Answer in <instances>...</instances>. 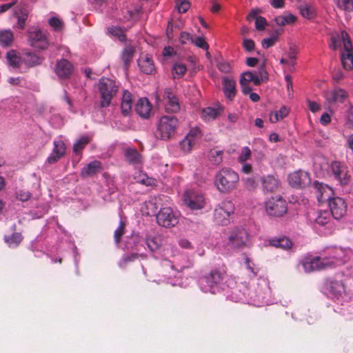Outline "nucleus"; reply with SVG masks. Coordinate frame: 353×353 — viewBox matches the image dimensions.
I'll list each match as a JSON object with an SVG mask.
<instances>
[{"label":"nucleus","mask_w":353,"mask_h":353,"mask_svg":"<svg viewBox=\"0 0 353 353\" xmlns=\"http://www.w3.org/2000/svg\"><path fill=\"white\" fill-rule=\"evenodd\" d=\"M125 227V223L123 221H121L119 227L114 231V239L117 244H119V243L121 241V239L122 236L124 234Z\"/></svg>","instance_id":"50"},{"label":"nucleus","mask_w":353,"mask_h":353,"mask_svg":"<svg viewBox=\"0 0 353 353\" xmlns=\"http://www.w3.org/2000/svg\"><path fill=\"white\" fill-rule=\"evenodd\" d=\"M176 54L174 48L171 46H166L163 48L162 54L163 57H171Z\"/></svg>","instance_id":"63"},{"label":"nucleus","mask_w":353,"mask_h":353,"mask_svg":"<svg viewBox=\"0 0 353 353\" xmlns=\"http://www.w3.org/2000/svg\"><path fill=\"white\" fill-rule=\"evenodd\" d=\"M134 52V48L131 46H128L123 49L121 57L125 69L128 68L130 63L132 61Z\"/></svg>","instance_id":"35"},{"label":"nucleus","mask_w":353,"mask_h":353,"mask_svg":"<svg viewBox=\"0 0 353 353\" xmlns=\"http://www.w3.org/2000/svg\"><path fill=\"white\" fill-rule=\"evenodd\" d=\"M74 70L73 65L68 60L61 59L57 61L54 68V72L61 79L70 77Z\"/></svg>","instance_id":"16"},{"label":"nucleus","mask_w":353,"mask_h":353,"mask_svg":"<svg viewBox=\"0 0 353 353\" xmlns=\"http://www.w3.org/2000/svg\"><path fill=\"white\" fill-rule=\"evenodd\" d=\"M48 24L54 31H61L63 28V21L58 17H52L48 19Z\"/></svg>","instance_id":"47"},{"label":"nucleus","mask_w":353,"mask_h":353,"mask_svg":"<svg viewBox=\"0 0 353 353\" xmlns=\"http://www.w3.org/2000/svg\"><path fill=\"white\" fill-rule=\"evenodd\" d=\"M278 40V36L274 35L270 38L263 39L261 45L263 48H269L273 46Z\"/></svg>","instance_id":"53"},{"label":"nucleus","mask_w":353,"mask_h":353,"mask_svg":"<svg viewBox=\"0 0 353 353\" xmlns=\"http://www.w3.org/2000/svg\"><path fill=\"white\" fill-rule=\"evenodd\" d=\"M101 170V163L99 161H93L81 169L80 176L83 179L91 177L98 174Z\"/></svg>","instance_id":"23"},{"label":"nucleus","mask_w":353,"mask_h":353,"mask_svg":"<svg viewBox=\"0 0 353 353\" xmlns=\"http://www.w3.org/2000/svg\"><path fill=\"white\" fill-rule=\"evenodd\" d=\"M298 51L294 46H290L288 52V57L290 59L289 64L294 66L296 63L295 59H296V54Z\"/></svg>","instance_id":"56"},{"label":"nucleus","mask_w":353,"mask_h":353,"mask_svg":"<svg viewBox=\"0 0 353 353\" xmlns=\"http://www.w3.org/2000/svg\"><path fill=\"white\" fill-rule=\"evenodd\" d=\"M254 144L259 145V149L253 148L254 154L256 153L258 157L262 158L264 157V150L266 149L265 143L261 139H256L254 141Z\"/></svg>","instance_id":"48"},{"label":"nucleus","mask_w":353,"mask_h":353,"mask_svg":"<svg viewBox=\"0 0 353 353\" xmlns=\"http://www.w3.org/2000/svg\"><path fill=\"white\" fill-rule=\"evenodd\" d=\"M144 254L138 253H130L123 255L120 260L119 266L121 268L125 267L129 263L133 262L139 257H143Z\"/></svg>","instance_id":"40"},{"label":"nucleus","mask_w":353,"mask_h":353,"mask_svg":"<svg viewBox=\"0 0 353 353\" xmlns=\"http://www.w3.org/2000/svg\"><path fill=\"white\" fill-rule=\"evenodd\" d=\"M196 46L203 49V50H208L209 48V45L208 43L205 41V39L203 37H196L195 39H193V43Z\"/></svg>","instance_id":"55"},{"label":"nucleus","mask_w":353,"mask_h":353,"mask_svg":"<svg viewBox=\"0 0 353 353\" xmlns=\"http://www.w3.org/2000/svg\"><path fill=\"white\" fill-rule=\"evenodd\" d=\"M343 43V48L341 52V60L344 69L350 70L353 68V51L348 34L343 30L341 34L333 35L331 38V48L337 49Z\"/></svg>","instance_id":"1"},{"label":"nucleus","mask_w":353,"mask_h":353,"mask_svg":"<svg viewBox=\"0 0 353 353\" xmlns=\"http://www.w3.org/2000/svg\"><path fill=\"white\" fill-rule=\"evenodd\" d=\"M6 59L8 65L12 68H19L21 58L20 53L14 50H10L6 53Z\"/></svg>","instance_id":"31"},{"label":"nucleus","mask_w":353,"mask_h":353,"mask_svg":"<svg viewBox=\"0 0 353 353\" xmlns=\"http://www.w3.org/2000/svg\"><path fill=\"white\" fill-rule=\"evenodd\" d=\"M157 223L164 228L174 227L179 223V213L170 207L161 208L156 216Z\"/></svg>","instance_id":"8"},{"label":"nucleus","mask_w":353,"mask_h":353,"mask_svg":"<svg viewBox=\"0 0 353 353\" xmlns=\"http://www.w3.org/2000/svg\"><path fill=\"white\" fill-rule=\"evenodd\" d=\"M340 262H341V256L340 254L324 257L315 256L304 259L302 261V265L305 272H311L333 268Z\"/></svg>","instance_id":"3"},{"label":"nucleus","mask_w":353,"mask_h":353,"mask_svg":"<svg viewBox=\"0 0 353 353\" xmlns=\"http://www.w3.org/2000/svg\"><path fill=\"white\" fill-rule=\"evenodd\" d=\"M223 91L225 97L232 101L236 93V82L232 77H224L222 79Z\"/></svg>","instance_id":"22"},{"label":"nucleus","mask_w":353,"mask_h":353,"mask_svg":"<svg viewBox=\"0 0 353 353\" xmlns=\"http://www.w3.org/2000/svg\"><path fill=\"white\" fill-rule=\"evenodd\" d=\"M90 139L86 137H81L73 145V152L80 154L84 148L89 143Z\"/></svg>","instance_id":"43"},{"label":"nucleus","mask_w":353,"mask_h":353,"mask_svg":"<svg viewBox=\"0 0 353 353\" xmlns=\"http://www.w3.org/2000/svg\"><path fill=\"white\" fill-rule=\"evenodd\" d=\"M346 97V92L341 88H336L327 94V100L330 103H343Z\"/></svg>","instance_id":"28"},{"label":"nucleus","mask_w":353,"mask_h":353,"mask_svg":"<svg viewBox=\"0 0 353 353\" xmlns=\"http://www.w3.org/2000/svg\"><path fill=\"white\" fill-rule=\"evenodd\" d=\"M262 186L264 191L274 192L279 188V181L273 176L268 175L263 176L261 179Z\"/></svg>","instance_id":"27"},{"label":"nucleus","mask_w":353,"mask_h":353,"mask_svg":"<svg viewBox=\"0 0 353 353\" xmlns=\"http://www.w3.org/2000/svg\"><path fill=\"white\" fill-rule=\"evenodd\" d=\"M227 276L225 269L216 268L211 270L208 274L203 277V281L210 288L212 293H214L222 285Z\"/></svg>","instance_id":"9"},{"label":"nucleus","mask_w":353,"mask_h":353,"mask_svg":"<svg viewBox=\"0 0 353 353\" xmlns=\"http://www.w3.org/2000/svg\"><path fill=\"white\" fill-rule=\"evenodd\" d=\"M255 74L260 81V85L262 83H265L268 81V73L265 69V63H263L260 65L258 71L255 72Z\"/></svg>","instance_id":"45"},{"label":"nucleus","mask_w":353,"mask_h":353,"mask_svg":"<svg viewBox=\"0 0 353 353\" xmlns=\"http://www.w3.org/2000/svg\"><path fill=\"white\" fill-rule=\"evenodd\" d=\"M337 7L345 11L353 10V0H334Z\"/></svg>","instance_id":"44"},{"label":"nucleus","mask_w":353,"mask_h":353,"mask_svg":"<svg viewBox=\"0 0 353 353\" xmlns=\"http://www.w3.org/2000/svg\"><path fill=\"white\" fill-rule=\"evenodd\" d=\"M228 245L233 249H241L247 246L248 234L245 229L234 228L228 235Z\"/></svg>","instance_id":"11"},{"label":"nucleus","mask_w":353,"mask_h":353,"mask_svg":"<svg viewBox=\"0 0 353 353\" xmlns=\"http://www.w3.org/2000/svg\"><path fill=\"white\" fill-rule=\"evenodd\" d=\"M250 82H253L255 85H260V81L255 73L250 71L243 72L240 79V85L249 83Z\"/></svg>","instance_id":"36"},{"label":"nucleus","mask_w":353,"mask_h":353,"mask_svg":"<svg viewBox=\"0 0 353 353\" xmlns=\"http://www.w3.org/2000/svg\"><path fill=\"white\" fill-rule=\"evenodd\" d=\"M43 58L39 57L34 53L26 52L23 54V63H25L28 68L39 65L41 64Z\"/></svg>","instance_id":"32"},{"label":"nucleus","mask_w":353,"mask_h":353,"mask_svg":"<svg viewBox=\"0 0 353 353\" xmlns=\"http://www.w3.org/2000/svg\"><path fill=\"white\" fill-rule=\"evenodd\" d=\"M28 43L34 48L46 50L49 46V41L46 32L38 28H31L28 32Z\"/></svg>","instance_id":"10"},{"label":"nucleus","mask_w":353,"mask_h":353,"mask_svg":"<svg viewBox=\"0 0 353 353\" xmlns=\"http://www.w3.org/2000/svg\"><path fill=\"white\" fill-rule=\"evenodd\" d=\"M22 240L21 236L19 233H15L10 238L6 237V241L9 244L10 247L15 248L18 246Z\"/></svg>","instance_id":"49"},{"label":"nucleus","mask_w":353,"mask_h":353,"mask_svg":"<svg viewBox=\"0 0 353 353\" xmlns=\"http://www.w3.org/2000/svg\"><path fill=\"white\" fill-rule=\"evenodd\" d=\"M234 205L231 201H223L215 209V214L219 216L221 212H223L224 217L229 218L234 212Z\"/></svg>","instance_id":"29"},{"label":"nucleus","mask_w":353,"mask_h":353,"mask_svg":"<svg viewBox=\"0 0 353 353\" xmlns=\"http://www.w3.org/2000/svg\"><path fill=\"white\" fill-rule=\"evenodd\" d=\"M163 99L165 109L167 112H176L180 110L179 99L172 93L170 88H166L164 90Z\"/></svg>","instance_id":"17"},{"label":"nucleus","mask_w":353,"mask_h":353,"mask_svg":"<svg viewBox=\"0 0 353 353\" xmlns=\"http://www.w3.org/2000/svg\"><path fill=\"white\" fill-rule=\"evenodd\" d=\"M193 39V37L187 32H182L180 34L179 40L182 44L192 43Z\"/></svg>","instance_id":"57"},{"label":"nucleus","mask_w":353,"mask_h":353,"mask_svg":"<svg viewBox=\"0 0 353 353\" xmlns=\"http://www.w3.org/2000/svg\"><path fill=\"white\" fill-rule=\"evenodd\" d=\"M324 287L336 299L343 298L347 294L346 286L343 281L327 278L324 281Z\"/></svg>","instance_id":"12"},{"label":"nucleus","mask_w":353,"mask_h":353,"mask_svg":"<svg viewBox=\"0 0 353 353\" xmlns=\"http://www.w3.org/2000/svg\"><path fill=\"white\" fill-rule=\"evenodd\" d=\"M178 126L176 117L163 116L158 121L155 136L161 140H168L175 134Z\"/></svg>","instance_id":"4"},{"label":"nucleus","mask_w":353,"mask_h":353,"mask_svg":"<svg viewBox=\"0 0 353 353\" xmlns=\"http://www.w3.org/2000/svg\"><path fill=\"white\" fill-rule=\"evenodd\" d=\"M124 155L126 161L130 164H138L141 162V157L138 150L135 148H128L125 149Z\"/></svg>","instance_id":"30"},{"label":"nucleus","mask_w":353,"mask_h":353,"mask_svg":"<svg viewBox=\"0 0 353 353\" xmlns=\"http://www.w3.org/2000/svg\"><path fill=\"white\" fill-rule=\"evenodd\" d=\"M214 218L219 224L227 225L228 223V218L224 217L223 212H221L219 216L214 214Z\"/></svg>","instance_id":"62"},{"label":"nucleus","mask_w":353,"mask_h":353,"mask_svg":"<svg viewBox=\"0 0 353 353\" xmlns=\"http://www.w3.org/2000/svg\"><path fill=\"white\" fill-rule=\"evenodd\" d=\"M327 253L328 256H332V255H339L341 256V261H343V256L344 255V251L341 248H332L327 250Z\"/></svg>","instance_id":"61"},{"label":"nucleus","mask_w":353,"mask_h":353,"mask_svg":"<svg viewBox=\"0 0 353 353\" xmlns=\"http://www.w3.org/2000/svg\"><path fill=\"white\" fill-rule=\"evenodd\" d=\"M328 203L330 212L335 219L339 220L346 214L347 205L343 199L339 196L332 197Z\"/></svg>","instance_id":"15"},{"label":"nucleus","mask_w":353,"mask_h":353,"mask_svg":"<svg viewBox=\"0 0 353 353\" xmlns=\"http://www.w3.org/2000/svg\"><path fill=\"white\" fill-rule=\"evenodd\" d=\"M330 169L334 179L341 185H347L351 179L350 170L347 165L342 161H334L330 165Z\"/></svg>","instance_id":"6"},{"label":"nucleus","mask_w":353,"mask_h":353,"mask_svg":"<svg viewBox=\"0 0 353 353\" xmlns=\"http://www.w3.org/2000/svg\"><path fill=\"white\" fill-rule=\"evenodd\" d=\"M98 88L101 99V106L106 108L110 105L112 99L117 94L119 85L114 80L102 77L99 81Z\"/></svg>","instance_id":"5"},{"label":"nucleus","mask_w":353,"mask_h":353,"mask_svg":"<svg viewBox=\"0 0 353 353\" xmlns=\"http://www.w3.org/2000/svg\"><path fill=\"white\" fill-rule=\"evenodd\" d=\"M267 214L271 216H281L287 212V203L280 195L272 196L265 203Z\"/></svg>","instance_id":"7"},{"label":"nucleus","mask_w":353,"mask_h":353,"mask_svg":"<svg viewBox=\"0 0 353 353\" xmlns=\"http://www.w3.org/2000/svg\"><path fill=\"white\" fill-rule=\"evenodd\" d=\"M190 3L186 0L181 1L176 4V8L179 13H185L190 8Z\"/></svg>","instance_id":"54"},{"label":"nucleus","mask_w":353,"mask_h":353,"mask_svg":"<svg viewBox=\"0 0 353 353\" xmlns=\"http://www.w3.org/2000/svg\"><path fill=\"white\" fill-rule=\"evenodd\" d=\"M267 26V21L263 17H258L255 21V27L258 30H263Z\"/></svg>","instance_id":"58"},{"label":"nucleus","mask_w":353,"mask_h":353,"mask_svg":"<svg viewBox=\"0 0 353 353\" xmlns=\"http://www.w3.org/2000/svg\"><path fill=\"white\" fill-rule=\"evenodd\" d=\"M151 110L152 105L147 98L140 99L135 105L136 112L143 119L149 117Z\"/></svg>","instance_id":"24"},{"label":"nucleus","mask_w":353,"mask_h":353,"mask_svg":"<svg viewBox=\"0 0 353 353\" xmlns=\"http://www.w3.org/2000/svg\"><path fill=\"white\" fill-rule=\"evenodd\" d=\"M187 68L183 63H174L172 68V74L174 79L183 77L186 73Z\"/></svg>","instance_id":"41"},{"label":"nucleus","mask_w":353,"mask_h":353,"mask_svg":"<svg viewBox=\"0 0 353 353\" xmlns=\"http://www.w3.org/2000/svg\"><path fill=\"white\" fill-rule=\"evenodd\" d=\"M314 189L315 190L316 197L319 202L329 201L332 199L330 194L332 190L327 185L315 181Z\"/></svg>","instance_id":"21"},{"label":"nucleus","mask_w":353,"mask_h":353,"mask_svg":"<svg viewBox=\"0 0 353 353\" xmlns=\"http://www.w3.org/2000/svg\"><path fill=\"white\" fill-rule=\"evenodd\" d=\"M14 41V34L10 30H0V45L3 48L10 46Z\"/></svg>","instance_id":"33"},{"label":"nucleus","mask_w":353,"mask_h":353,"mask_svg":"<svg viewBox=\"0 0 353 353\" xmlns=\"http://www.w3.org/2000/svg\"><path fill=\"white\" fill-rule=\"evenodd\" d=\"M219 114V112L218 109L215 108L208 107L203 109L202 110V117L205 121H210L216 119Z\"/></svg>","instance_id":"42"},{"label":"nucleus","mask_w":353,"mask_h":353,"mask_svg":"<svg viewBox=\"0 0 353 353\" xmlns=\"http://www.w3.org/2000/svg\"><path fill=\"white\" fill-rule=\"evenodd\" d=\"M301 14L307 19H312L316 16V9L312 4H303L299 7Z\"/></svg>","instance_id":"37"},{"label":"nucleus","mask_w":353,"mask_h":353,"mask_svg":"<svg viewBox=\"0 0 353 353\" xmlns=\"http://www.w3.org/2000/svg\"><path fill=\"white\" fill-rule=\"evenodd\" d=\"M239 181V174L229 168H223L216 172L214 185L221 193L228 194L236 189Z\"/></svg>","instance_id":"2"},{"label":"nucleus","mask_w":353,"mask_h":353,"mask_svg":"<svg viewBox=\"0 0 353 353\" xmlns=\"http://www.w3.org/2000/svg\"><path fill=\"white\" fill-rule=\"evenodd\" d=\"M217 68L222 72L228 73L230 72V65L225 61L219 62L216 65Z\"/></svg>","instance_id":"60"},{"label":"nucleus","mask_w":353,"mask_h":353,"mask_svg":"<svg viewBox=\"0 0 353 353\" xmlns=\"http://www.w3.org/2000/svg\"><path fill=\"white\" fill-rule=\"evenodd\" d=\"M308 219L316 225L324 226L330 221L331 216L327 211L312 210L308 212Z\"/></svg>","instance_id":"19"},{"label":"nucleus","mask_w":353,"mask_h":353,"mask_svg":"<svg viewBox=\"0 0 353 353\" xmlns=\"http://www.w3.org/2000/svg\"><path fill=\"white\" fill-rule=\"evenodd\" d=\"M109 30L112 35L117 37L121 41L126 40V36L121 28L119 27H112Z\"/></svg>","instance_id":"52"},{"label":"nucleus","mask_w":353,"mask_h":353,"mask_svg":"<svg viewBox=\"0 0 353 353\" xmlns=\"http://www.w3.org/2000/svg\"><path fill=\"white\" fill-rule=\"evenodd\" d=\"M270 5L274 8H282L285 6L284 0H271L270 1Z\"/></svg>","instance_id":"64"},{"label":"nucleus","mask_w":353,"mask_h":353,"mask_svg":"<svg viewBox=\"0 0 353 353\" xmlns=\"http://www.w3.org/2000/svg\"><path fill=\"white\" fill-rule=\"evenodd\" d=\"M200 130L197 128L192 129L185 137L180 142V147L185 152H189L195 145L200 137Z\"/></svg>","instance_id":"18"},{"label":"nucleus","mask_w":353,"mask_h":353,"mask_svg":"<svg viewBox=\"0 0 353 353\" xmlns=\"http://www.w3.org/2000/svg\"><path fill=\"white\" fill-rule=\"evenodd\" d=\"M269 245L276 248L289 250L292 246V241L286 236L274 237L268 240Z\"/></svg>","instance_id":"26"},{"label":"nucleus","mask_w":353,"mask_h":353,"mask_svg":"<svg viewBox=\"0 0 353 353\" xmlns=\"http://www.w3.org/2000/svg\"><path fill=\"white\" fill-rule=\"evenodd\" d=\"M139 65L141 70L147 74H151L155 70L153 61L148 57L140 59L139 61Z\"/></svg>","instance_id":"34"},{"label":"nucleus","mask_w":353,"mask_h":353,"mask_svg":"<svg viewBox=\"0 0 353 353\" xmlns=\"http://www.w3.org/2000/svg\"><path fill=\"white\" fill-rule=\"evenodd\" d=\"M183 201L185 205L192 210H200L205 205V200L203 195L191 190L184 192Z\"/></svg>","instance_id":"13"},{"label":"nucleus","mask_w":353,"mask_h":353,"mask_svg":"<svg viewBox=\"0 0 353 353\" xmlns=\"http://www.w3.org/2000/svg\"><path fill=\"white\" fill-rule=\"evenodd\" d=\"M251 155L252 150L247 146L243 147L238 157V161L240 163H245L250 159Z\"/></svg>","instance_id":"46"},{"label":"nucleus","mask_w":353,"mask_h":353,"mask_svg":"<svg viewBox=\"0 0 353 353\" xmlns=\"http://www.w3.org/2000/svg\"><path fill=\"white\" fill-rule=\"evenodd\" d=\"M288 180L290 185L296 188H305L311 182L308 172L302 170L295 171L290 174Z\"/></svg>","instance_id":"14"},{"label":"nucleus","mask_w":353,"mask_h":353,"mask_svg":"<svg viewBox=\"0 0 353 353\" xmlns=\"http://www.w3.org/2000/svg\"><path fill=\"white\" fill-rule=\"evenodd\" d=\"M145 243L149 250L152 252L157 250L159 247V239L156 237H148Z\"/></svg>","instance_id":"51"},{"label":"nucleus","mask_w":353,"mask_h":353,"mask_svg":"<svg viewBox=\"0 0 353 353\" xmlns=\"http://www.w3.org/2000/svg\"><path fill=\"white\" fill-rule=\"evenodd\" d=\"M289 112L286 107L283 106L279 110L272 112L270 114V121L275 123L288 116Z\"/></svg>","instance_id":"38"},{"label":"nucleus","mask_w":353,"mask_h":353,"mask_svg":"<svg viewBox=\"0 0 353 353\" xmlns=\"http://www.w3.org/2000/svg\"><path fill=\"white\" fill-rule=\"evenodd\" d=\"M223 152L216 149L211 150L208 153L209 161L215 165L221 164L223 161Z\"/></svg>","instance_id":"39"},{"label":"nucleus","mask_w":353,"mask_h":353,"mask_svg":"<svg viewBox=\"0 0 353 353\" xmlns=\"http://www.w3.org/2000/svg\"><path fill=\"white\" fill-rule=\"evenodd\" d=\"M132 107V95L128 90H124L121 103V113L126 117L130 114Z\"/></svg>","instance_id":"25"},{"label":"nucleus","mask_w":353,"mask_h":353,"mask_svg":"<svg viewBox=\"0 0 353 353\" xmlns=\"http://www.w3.org/2000/svg\"><path fill=\"white\" fill-rule=\"evenodd\" d=\"M243 47L248 52H252L254 50L255 43L253 40L245 39L243 41Z\"/></svg>","instance_id":"59"},{"label":"nucleus","mask_w":353,"mask_h":353,"mask_svg":"<svg viewBox=\"0 0 353 353\" xmlns=\"http://www.w3.org/2000/svg\"><path fill=\"white\" fill-rule=\"evenodd\" d=\"M53 145L52 152L47 159V161L50 164L57 162L65 153V145L63 141H54Z\"/></svg>","instance_id":"20"}]
</instances>
